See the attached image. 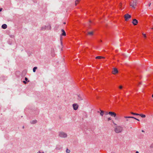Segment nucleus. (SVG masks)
Listing matches in <instances>:
<instances>
[{
  "label": "nucleus",
  "mask_w": 153,
  "mask_h": 153,
  "mask_svg": "<svg viewBox=\"0 0 153 153\" xmlns=\"http://www.w3.org/2000/svg\"><path fill=\"white\" fill-rule=\"evenodd\" d=\"M89 22H91V21H89Z\"/></svg>",
  "instance_id": "nucleus-43"
},
{
  "label": "nucleus",
  "mask_w": 153,
  "mask_h": 153,
  "mask_svg": "<svg viewBox=\"0 0 153 153\" xmlns=\"http://www.w3.org/2000/svg\"><path fill=\"white\" fill-rule=\"evenodd\" d=\"M46 29L48 30H51V26L50 25H49L48 26H46Z\"/></svg>",
  "instance_id": "nucleus-16"
},
{
  "label": "nucleus",
  "mask_w": 153,
  "mask_h": 153,
  "mask_svg": "<svg viewBox=\"0 0 153 153\" xmlns=\"http://www.w3.org/2000/svg\"><path fill=\"white\" fill-rule=\"evenodd\" d=\"M7 25L5 24H3L1 26L2 28L4 29H6L7 28Z\"/></svg>",
  "instance_id": "nucleus-11"
},
{
  "label": "nucleus",
  "mask_w": 153,
  "mask_h": 153,
  "mask_svg": "<svg viewBox=\"0 0 153 153\" xmlns=\"http://www.w3.org/2000/svg\"><path fill=\"white\" fill-rule=\"evenodd\" d=\"M111 117H109L108 119V121H109L110 120H111Z\"/></svg>",
  "instance_id": "nucleus-28"
},
{
  "label": "nucleus",
  "mask_w": 153,
  "mask_h": 153,
  "mask_svg": "<svg viewBox=\"0 0 153 153\" xmlns=\"http://www.w3.org/2000/svg\"><path fill=\"white\" fill-rule=\"evenodd\" d=\"M46 29V26H44L43 27H42L41 30H45V29Z\"/></svg>",
  "instance_id": "nucleus-15"
},
{
  "label": "nucleus",
  "mask_w": 153,
  "mask_h": 153,
  "mask_svg": "<svg viewBox=\"0 0 153 153\" xmlns=\"http://www.w3.org/2000/svg\"><path fill=\"white\" fill-rule=\"evenodd\" d=\"M142 84V82H139V84H140H140Z\"/></svg>",
  "instance_id": "nucleus-33"
},
{
  "label": "nucleus",
  "mask_w": 153,
  "mask_h": 153,
  "mask_svg": "<svg viewBox=\"0 0 153 153\" xmlns=\"http://www.w3.org/2000/svg\"><path fill=\"white\" fill-rule=\"evenodd\" d=\"M124 117L125 118H126V119H127V118H133V119H134L136 120H137L138 121H140V120H139L138 119H137L134 117H130V116H125Z\"/></svg>",
  "instance_id": "nucleus-9"
},
{
  "label": "nucleus",
  "mask_w": 153,
  "mask_h": 153,
  "mask_svg": "<svg viewBox=\"0 0 153 153\" xmlns=\"http://www.w3.org/2000/svg\"><path fill=\"white\" fill-rule=\"evenodd\" d=\"M100 42H102V40H100Z\"/></svg>",
  "instance_id": "nucleus-40"
},
{
  "label": "nucleus",
  "mask_w": 153,
  "mask_h": 153,
  "mask_svg": "<svg viewBox=\"0 0 153 153\" xmlns=\"http://www.w3.org/2000/svg\"><path fill=\"white\" fill-rule=\"evenodd\" d=\"M23 82L24 84H26V81H23Z\"/></svg>",
  "instance_id": "nucleus-29"
},
{
  "label": "nucleus",
  "mask_w": 153,
  "mask_h": 153,
  "mask_svg": "<svg viewBox=\"0 0 153 153\" xmlns=\"http://www.w3.org/2000/svg\"><path fill=\"white\" fill-rule=\"evenodd\" d=\"M2 10V8H0V12Z\"/></svg>",
  "instance_id": "nucleus-30"
},
{
  "label": "nucleus",
  "mask_w": 153,
  "mask_h": 153,
  "mask_svg": "<svg viewBox=\"0 0 153 153\" xmlns=\"http://www.w3.org/2000/svg\"><path fill=\"white\" fill-rule=\"evenodd\" d=\"M138 116H140L142 118H145L146 117V115L144 114H139V115Z\"/></svg>",
  "instance_id": "nucleus-14"
},
{
  "label": "nucleus",
  "mask_w": 153,
  "mask_h": 153,
  "mask_svg": "<svg viewBox=\"0 0 153 153\" xmlns=\"http://www.w3.org/2000/svg\"><path fill=\"white\" fill-rule=\"evenodd\" d=\"M61 31L62 32V33L61 34V36H65L66 34L65 30L63 29H62Z\"/></svg>",
  "instance_id": "nucleus-10"
},
{
  "label": "nucleus",
  "mask_w": 153,
  "mask_h": 153,
  "mask_svg": "<svg viewBox=\"0 0 153 153\" xmlns=\"http://www.w3.org/2000/svg\"><path fill=\"white\" fill-rule=\"evenodd\" d=\"M37 69V67H35L34 68H33V71L34 72H35L36 71V70Z\"/></svg>",
  "instance_id": "nucleus-21"
},
{
  "label": "nucleus",
  "mask_w": 153,
  "mask_h": 153,
  "mask_svg": "<svg viewBox=\"0 0 153 153\" xmlns=\"http://www.w3.org/2000/svg\"><path fill=\"white\" fill-rule=\"evenodd\" d=\"M66 152L67 153H69L70 152V150L67 149L66 150Z\"/></svg>",
  "instance_id": "nucleus-24"
},
{
  "label": "nucleus",
  "mask_w": 153,
  "mask_h": 153,
  "mask_svg": "<svg viewBox=\"0 0 153 153\" xmlns=\"http://www.w3.org/2000/svg\"><path fill=\"white\" fill-rule=\"evenodd\" d=\"M143 36L144 37L146 38V34L144 33H143Z\"/></svg>",
  "instance_id": "nucleus-26"
},
{
  "label": "nucleus",
  "mask_w": 153,
  "mask_h": 153,
  "mask_svg": "<svg viewBox=\"0 0 153 153\" xmlns=\"http://www.w3.org/2000/svg\"><path fill=\"white\" fill-rule=\"evenodd\" d=\"M121 5H122V4L121 3H120V4L119 5V7H120V8L121 9Z\"/></svg>",
  "instance_id": "nucleus-25"
},
{
  "label": "nucleus",
  "mask_w": 153,
  "mask_h": 153,
  "mask_svg": "<svg viewBox=\"0 0 153 153\" xmlns=\"http://www.w3.org/2000/svg\"><path fill=\"white\" fill-rule=\"evenodd\" d=\"M124 17L126 21H128L129 19L131 17V16L128 14H126L124 16Z\"/></svg>",
  "instance_id": "nucleus-3"
},
{
  "label": "nucleus",
  "mask_w": 153,
  "mask_h": 153,
  "mask_svg": "<svg viewBox=\"0 0 153 153\" xmlns=\"http://www.w3.org/2000/svg\"><path fill=\"white\" fill-rule=\"evenodd\" d=\"M152 97L153 98V94L152 95Z\"/></svg>",
  "instance_id": "nucleus-42"
},
{
  "label": "nucleus",
  "mask_w": 153,
  "mask_h": 153,
  "mask_svg": "<svg viewBox=\"0 0 153 153\" xmlns=\"http://www.w3.org/2000/svg\"><path fill=\"white\" fill-rule=\"evenodd\" d=\"M108 114V113L107 112H106V114Z\"/></svg>",
  "instance_id": "nucleus-36"
},
{
  "label": "nucleus",
  "mask_w": 153,
  "mask_h": 153,
  "mask_svg": "<svg viewBox=\"0 0 153 153\" xmlns=\"http://www.w3.org/2000/svg\"><path fill=\"white\" fill-rule=\"evenodd\" d=\"M101 112H100V115L102 116L104 114V111H103L100 110Z\"/></svg>",
  "instance_id": "nucleus-17"
},
{
  "label": "nucleus",
  "mask_w": 153,
  "mask_h": 153,
  "mask_svg": "<svg viewBox=\"0 0 153 153\" xmlns=\"http://www.w3.org/2000/svg\"><path fill=\"white\" fill-rule=\"evenodd\" d=\"M137 4V0H132L130 3V5L132 8L134 9Z\"/></svg>",
  "instance_id": "nucleus-1"
},
{
  "label": "nucleus",
  "mask_w": 153,
  "mask_h": 153,
  "mask_svg": "<svg viewBox=\"0 0 153 153\" xmlns=\"http://www.w3.org/2000/svg\"><path fill=\"white\" fill-rule=\"evenodd\" d=\"M37 122V120H33L32 121V122H31V123L32 124H35V123H36Z\"/></svg>",
  "instance_id": "nucleus-20"
},
{
  "label": "nucleus",
  "mask_w": 153,
  "mask_h": 153,
  "mask_svg": "<svg viewBox=\"0 0 153 153\" xmlns=\"http://www.w3.org/2000/svg\"><path fill=\"white\" fill-rule=\"evenodd\" d=\"M73 106L74 109L75 110H76L78 108L79 106L77 104L74 103L73 105Z\"/></svg>",
  "instance_id": "nucleus-7"
},
{
  "label": "nucleus",
  "mask_w": 153,
  "mask_h": 153,
  "mask_svg": "<svg viewBox=\"0 0 153 153\" xmlns=\"http://www.w3.org/2000/svg\"><path fill=\"white\" fill-rule=\"evenodd\" d=\"M108 114L111 116L115 117L116 116V114L114 112L110 111L108 112Z\"/></svg>",
  "instance_id": "nucleus-6"
},
{
  "label": "nucleus",
  "mask_w": 153,
  "mask_h": 153,
  "mask_svg": "<svg viewBox=\"0 0 153 153\" xmlns=\"http://www.w3.org/2000/svg\"><path fill=\"white\" fill-rule=\"evenodd\" d=\"M79 0H76L75 1V5L76 6L79 2Z\"/></svg>",
  "instance_id": "nucleus-18"
},
{
  "label": "nucleus",
  "mask_w": 153,
  "mask_h": 153,
  "mask_svg": "<svg viewBox=\"0 0 153 153\" xmlns=\"http://www.w3.org/2000/svg\"><path fill=\"white\" fill-rule=\"evenodd\" d=\"M122 88H123V87L121 85H120V86H119V88L120 89H122Z\"/></svg>",
  "instance_id": "nucleus-27"
},
{
  "label": "nucleus",
  "mask_w": 153,
  "mask_h": 153,
  "mask_svg": "<svg viewBox=\"0 0 153 153\" xmlns=\"http://www.w3.org/2000/svg\"><path fill=\"white\" fill-rule=\"evenodd\" d=\"M105 57H102L101 56H97L96 57V59H104Z\"/></svg>",
  "instance_id": "nucleus-12"
},
{
  "label": "nucleus",
  "mask_w": 153,
  "mask_h": 153,
  "mask_svg": "<svg viewBox=\"0 0 153 153\" xmlns=\"http://www.w3.org/2000/svg\"><path fill=\"white\" fill-rule=\"evenodd\" d=\"M25 80L26 81H27V82H29V80H28V79L27 77H25Z\"/></svg>",
  "instance_id": "nucleus-23"
},
{
  "label": "nucleus",
  "mask_w": 153,
  "mask_h": 153,
  "mask_svg": "<svg viewBox=\"0 0 153 153\" xmlns=\"http://www.w3.org/2000/svg\"><path fill=\"white\" fill-rule=\"evenodd\" d=\"M130 120H129V119H128L126 120V121H130Z\"/></svg>",
  "instance_id": "nucleus-32"
},
{
  "label": "nucleus",
  "mask_w": 153,
  "mask_h": 153,
  "mask_svg": "<svg viewBox=\"0 0 153 153\" xmlns=\"http://www.w3.org/2000/svg\"><path fill=\"white\" fill-rule=\"evenodd\" d=\"M78 100H82V98L79 96H78Z\"/></svg>",
  "instance_id": "nucleus-22"
},
{
  "label": "nucleus",
  "mask_w": 153,
  "mask_h": 153,
  "mask_svg": "<svg viewBox=\"0 0 153 153\" xmlns=\"http://www.w3.org/2000/svg\"><path fill=\"white\" fill-rule=\"evenodd\" d=\"M151 3H150L149 4V6H150L151 5Z\"/></svg>",
  "instance_id": "nucleus-34"
},
{
  "label": "nucleus",
  "mask_w": 153,
  "mask_h": 153,
  "mask_svg": "<svg viewBox=\"0 0 153 153\" xmlns=\"http://www.w3.org/2000/svg\"><path fill=\"white\" fill-rule=\"evenodd\" d=\"M41 153V152H39V153Z\"/></svg>",
  "instance_id": "nucleus-45"
},
{
  "label": "nucleus",
  "mask_w": 153,
  "mask_h": 153,
  "mask_svg": "<svg viewBox=\"0 0 153 153\" xmlns=\"http://www.w3.org/2000/svg\"><path fill=\"white\" fill-rule=\"evenodd\" d=\"M97 113H100V111H97Z\"/></svg>",
  "instance_id": "nucleus-41"
},
{
  "label": "nucleus",
  "mask_w": 153,
  "mask_h": 153,
  "mask_svg": "<svg viewBox=\"0 0 153 153\" xmlns=\"http://www.w3.org/2000/svg\"><path fill=\"white\" fill-rule=\"evenodd\" d=\"M118 72V71L117 68H114L113 69V70L112 72V74H116Z\"/></svg>",
  "instance_id": "nucleus-5"
},
{
  "label": "nucleus",
  "mask_w": 153,
  "mask_h": 153,
  "mask_svg": "<svg viewBox=\"0 0 153 153\" xmlns=\"http://www.w3.org/2000/svg\"><path fill=\"white\" fill-rule=\"evenodd\" d=\"M136 153H139V152L138 151H136Z\"/></svg>",
  "instance_id": "nucleus-37"
},
{
  "label": "nucleus",
  "mask_w": 153,
  "mask_h": 153,
  "mask_svg": "<svg viewBox=\"0 0 153 153\" xmlns=\"http://www.w3.org/2000/svg\"><path fill=\"white\" fill-rule=\"evenodd\" d=\"M142 132H144V131L143 130H142Z\"/></svg>",
  "instance_id": "nucleus-39"
},
{
  "label": "nucleus",
  "mask_w": 153,
  "mask_h": 153,
  "mask_svg": "<svg viewBox=\"0 0 153 153\" xmlns=\"http://www.w3.org/2000/svg\"><path fill=\"white\" fill-rule=\"evenodd\" d=\"M66 24V22H64L63 23V24Z\"/></svg>",
  "instance_id": "nucleus-38"
},
{
  "label": "nucleus",
  "mask_w": 153,
  "mask_h": 153,
  "mask_svg": "<svg viewBox=\"0 0 153 153\" xmlns=\"http://www.w3.org/2000/svg\"><path fill=\"white\" fill-rule=\"evenodd\" d=\"M138 22L137 20L135 19H133V21L132 22V23H133V25H136L137 23Z\"/></svg>",
  "instance_id": "nucleus-8"
},
{
  "label": "nucleus",
  "mask_w": 153,
  "mask_h": 153,
  "mask_svg": "<svg viewBox=\"0 0 153 153\" xmlns=\"http://www.w3.org/2000/svg\"><path fill=\"white\" fill-rule=\"evenodd\" d=\"M131 113L132 114L135 115H138V116L139 115V114H137V113H134L133 112H131Z\"/></svg>",
  "instance_id": "nucleus-19"
},
{
  "label": "nucleus",
  "mask_w": 153,
  "mask_h": 153,
  "mask_svg": "<svg viewBox=\"0 0 153 153\" xmlns=\"http://www.w3.org/2000/svg\"><path fill=\"white\" fill-rule=\"evenodd\" d=\"M59 136L61 137H65L67 136V134L63 132H61L59 134Z\"/></svg>",
  "instance_id": "nucleus-4"
},
{
  "label": "nucleus",
  "mask_w": 153,
  "mask_h": 153,
  "mask_svg": "<svg viewBox=\"0 0 153 153\" xmlns=\"http://www.w3.org/2000/svg\"><path fill=\"white\" fill-rule=\"evenodd\" d=\"M88 35H90V36H92L93 35V31H91L90 32H88Z\"/></svg>",
  "instance_id": "nucleus-13"
},
{
  "label": "nucleus",
  "mask_w": 153,
  "mask_h": 153,
  "mask_svg": "<svg viewBox=\"0 0 153 153\" xmlns=\"http://www.w3.org/2000/svg\"><path fill=\"white\" fill-rule=\"evenodd\" d=\"M150 147L151 148H153V145H151L150 146Z\"/></svg>",
  "instance_id": "nucleus-31"
},
{
  "label": "nucleus",
  "mask_w": 153,
  "mask_h": 153,
  "mask_svg": "<svg viewBox=\"0 0 153 153\" xmlns=\"http://www.w3.org/2000/svg\"><path fill=\"white\" fill-rule=\"evenodd\" d=\"M113 123L115 125H116V124H115V123H114V122H113Z\"/></svg>",
  "instance_id": "nucleus-35"
},
{
  "label": "nucleus",
  "mask_w": 153,
  "mask_h": 153,
  "mask_svg": "<svg viewBox=\"0 0 153 153\" xmlns=\"http://www.w3.org/2000/svg\"><path fill=\"white\" fill-rule=\"evenodd\" d=\"M152 29L153 30V27L152 28Z\"/></svg>",
  "instance_id": "nucleus-44"
},
{
  "label": "nucleus",
  "mask_w": 153,
  "mask_h": 153,
  "mask_svg": "<svg viewBox=\"0 0 153 153\" xmlns=\"http://www.w3.org/2000/svg\"><path fill=\"white\" fill-rule=\"evenodd\" d=\"M123 130L122 127L120 126H116L114 129V131L116 133H118L121 132Z\"/></svg>",
  "instance_id": "nucleus-2"
}]
</instances>
